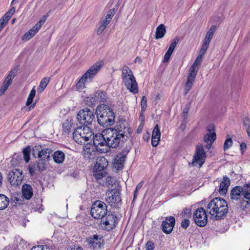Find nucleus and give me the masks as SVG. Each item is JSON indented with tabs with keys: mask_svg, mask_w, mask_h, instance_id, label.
Instances as JSON below:
<instances>
[{
	"mask_svg": "<svg viewBox=\"0 0 250 250\" xmlns=\"http://www.w3.org/2000/svg\"><path fill=\"white\" fill-rule=\"evenodd\" d=\"M90 140L93 141V145L98 151L101 153H105L107 151L105 131H103L102 133L93 135Z\"/></svg>",
	"mask_w": 250,
	"mask_h": 250,
	"instance_id": "nucleus-10",
	"label": "nucleus"
},
{
	"mask_svg": "<svg viewBox=\"0 0 250 250\" xmlns=\"http://www.w3.org/2000/svg\"><path fill=\"white\" fill-rule=\"evenodd\" d=\"M123 82L126 88L133 94L138 92L137 83L131 69L125 65L122 69Z\"/></svg>",
	"mask_w": 250,
	"mask_h": 250,
	"instance_id": "nucleus-3",
	"label": "nucleus"
},
{
	"mask_svg": "<svg viewBox=\"0 0 250 250\" xmlns=\"http://www.w3.org/2000/svg\"><path fill=\"white\" fill-rule=\"evenodd\" d=\"M243 125L247 133H250V119L245 117L243 120Z\"/></svg>",
	"mask_w": 250,
	"mask_h": 250,
	"instance_id": "nucleus-47",
	"label": "nucleus"
},
{
	"mask_svg": "<svg viewBox=\"0 0 250 250\" xmlns=\"http://www.w3.org/2000/svg\"><path fill=\"white\" fill-rule=\"evenodd\" d=\"M175 224V219L173 216L167 217L161 224V229L166 234H169L173 230Z\"/></svg>",
	"mask_w": 250,
	"mask_h": 250,
	"instance_id": "nucleus-20",
	"label": "nucleus"
},
{
	"mask_svg": "<svg viewBox=\"0 0 250 250\" xmlns=\"http://www.w3.org/2000/svg\"><path fill=\"white\" fill-rule=\"evenodd\" d=\"M96 99L97 98L95 93H94L93 95H90L89 97L85 98V102L86 104L91 107L95 106L96 104L99 103Z\"/></svg>",
	"mask_w": 250,
	"mask_h": 250,
	"instance_id": "nucleus-34",
	"label": "nucleus"
},
{
	"mask_svg": "<svg viewBox=\"0 0 250 250\" xmlns=\"http://www.w3.org/2000/svg\"><path fill=\"white\" fill-rule=\"evenodd\" d=\"M8 178L10 184L15 187L21 184L23 175L20 169H16L14 171L9 172Z\"/></svg>",
	"mask_w": 250,
	"mask_h": 250,
	"instance_id": "nucleus-17",
	"label": "nucleus"
},
{
	"mask_svg": "<svg viewBox=\"0 0 250 250\" xmlns=\"http://www.w3.org/2000/svg\"><path fill=\"white\" fill-rule=\"evenodd\" d=\"M213 142H211V143H207V144L206 145V147L209 149L210 148V147H211V146H212V144Z\"/></svg>",
	"mask_w": 250,
	"mask_h": 250,
	"instance_id": "nucleus-64",
	"label": "nucleus"
},
{
	"mask_svg": "<svg viewBox=\"0 0 250 250\" xmlns=\"http://www.w3.org/2000/svg\"><path fill=\"white\" fill-rule=\"evenodd\" d=\"M230 184V179L227 176H224L223 180L220 184L219 192L221 195H226Z\"/></svg>",
	"mask_w": 250,
	"mask_h": 250,
	"instance_id": "nucleus-24",
	"label": "nucleus"
},
{
	"mask_svg": "<svg viewBox=\"0 0 250 250\" xmlns=\"http://www.w3.org/2000/svg\"><path fill=\"white\" fill-rule=\"evenodd\" d=\"M101 223L107 227V229H112L115 227L117 223V217L110 211H107V213L101 219Z\"/></svg>",
	"mask_w": 250,
	"mask_h": 250,
	"instance_id": "nucleus-18",
	"label": "nucleus"
},
{
	"mask_svg": "<svg viewBox=\"0 0 250 250\" xmlns=\"http://www.w3.org/2000/svg\"><path fill=\"white\" fill-rule=\"evenodd\" d=\"M98 103L105 102L107 99L106 93L103 91H97L95 92Z\"/></svg>",
	"mask_w": 250,
	"mask_h": 250,
	"instance_id": "nucleus-38",
	"label": "nucleus"
},
{
	"mask_svg": "<svg viewBox=\"0 0 250 250\" xmlns=\"http://www.w3.org/2000/svg\"><path fill=\"white\" fill-rule=\"evenodd\" d=\"M146 249L147 250H153L154 249V243L151 241H148L146 244Z\"/></svg>",
	"mask_w": 250,
	"mask_h": 250,
	"instance_id": "nucleus-55",
	"label": "nucleus"
},
{
	"mask_svg": "<svg viewBox=\"0 0 250 250\" xmlns=\"http://www.w3.org/2000/svg\"><path fill=\"white\" fill-rule=\"evenodd\" d=\"M36 94V90L35 89L34 87L31 90L29 95H28V98L27 99L26 102V105L27 106H28L30 105L32 102L33 98L35 97Z\"/></svg>",
	"mask_w": 250,
	"mask_h": 250,
	"instance_id": "nucleus-44",
	"label": "nucleus"
},
{
	"mask_svg": "<svg viewBox=\"0 0 250 250\" xmlns=\"http://www.w3.org/2000/svg\"><path fill=\"white\" fill-rule=\"evenodd\" d=\"M109 23V22H107V21L104 19L102 20L99 23V27L97 31V34L98 35H101Z\"/></svg>",
	"mask_w": 250,
	"mask_h": 250,
	"instance_id": "nucleus-40",
	"label": "nucleus"
},
{
	"mask_svg": "<svg viewBox=\"0 0 250 250\" xmlns=\"http://www.w3.org/2000/svg\"><path fill=\"white\" fill-rule=\"evenodd\" d=\"M118 189L114 188L106 193V201L111 206H116L121 203V197Z\"/></svg>",
	"mask_w": 250,
	"mask_h": 250,
	"instance_id": "nucleus-16",
	"label": "nucleus"
},
{
	"mask_svg": "<svg viewBox=\"0 0 250 250\" xmlns=\"http://www.w3.org/2000/svg\"><path fill=\"white\" fill-rule=\"evenodd\" d=\"M103 65L102 62H97L93 65L81 77L76 84L77 90L82 89L85 87V83L88 80L91 81Z\"/></svg>",
	"mask_w": 250,
	"mask_h": 250,
	"instance_id": "nucleus-5",
	"label": "nucleus"
},
{
	"mask_svg": "<svg viewBox=\"0 0 250 250\" xmlns=\"http://www.w3.org/2000/svg\"><path fill=\"white\" fill-rule=\"evenodd\" d=\"M47 164L45 161L38 160L36 162L32 163L28 166L29 173L33 176L37 171L42 172L46 169Z\"/></svg>",
	"mask_w": 250,
	"mask_h": 250,
	"instance_id": "nucleus-19",
	"label": "nucleus"
},
{
	"mask_svg": "<svg viewBox=\"0 0 250 250\" xmlns=\"http://www.w3.org/2000/svg\"><path fill=\"white\" fill-rule=\"evenodd\" d=\"M146 99L145 96H143L141 101V108L142 110L145 111L146 107Z\"/></svg>",
	"mask_w": 250,
	"mask_h": 250,
	"instance_id": "nucleus-54",
	"label": "nucleus"
},
{
	"mask_svg": "<svg viewBox=\"0 0 250 250\" xmlns=\"http://www.w3.org/2000/svg\"><path fill=\"white\" fill-rule=\"evenodd\" d=\"M193 219L197 226L201 227L205 226L208 222L205 209L202 207L197 208L193 213Z\"/></svg>",
	"mask_w": 250,
	"mask_h": 250,
	"instance_id": "nucleus-14",
	"label": "nucleus"
},
{
	"mask_svg": "<svg viewBox=\"0 0 250 250\" xmlns=\"http://www.w3.org/2000/svg\"><path fill=\"white\" fill-rule=\"evenodd\" d=\"M114 15V10L111 9L108 12L104 19L107 21V22H110Z\"/></svg>",
	"mask_w": 250,
	"mask_h": 250,
	"instance_id": "nucleus-50",
	"label": "nucleus"
},
{
	"mask_svg": "<svg viewBox=\"0 0 250 250\" xmlns=\"http://www.w3.org/2000/svg\"><path fill=\"white\" fill-rule=\"evenodd\" d=\"M10 14L13 15V14L15 12V7H12L8 11Z\"/></svg>",
	"mask_w": 250,
	"mask_h": 250,
	"instance_id": "nucleus-63",
	"label": "nucleus"
},
{
	"mask_svg": "<svg viewBox=\"0 0 250 250\" xmlns=\"http://www.w3.org/2000/svg\"><path fill=\"white\" fill-rule=\"evenodd\" d=\"M22 196L26 199H30L33 196L32 187L28 184H24L22 187Z\"/></svg>",
	"mask_w": 250,
	"mask_h": 250,
	"instance_id": "nucleus-28",
	"label": "nucleus"
},
{
	"mask_svg": "<svg viewBox=\"0 0 250 250\" xmlns=\"http://www.w3.org/2000/svg\"><path fill=\"white\" fill-rule=\"evenodd\" d=\"M105 139L107 150L110 147L116 148L120 145L123 146L127 141L126 139H122L119 134L111 130V128L105 131Z\"/></svg>",
	"mask_w": 250,
	"mask_h": 250,
	"instance_id": "nucleus-6",
	"label": "nucleus"
},
{
	"mask_svg": "<svg viewBox=\"0 0 250 250\" xmlns=\"http://www.w3.org/2000/svg\"><path fill=\"white\" fill-rule=\"evenodd\" d=\"M47 16H43L42 17L41 19V20L38 21L34 26H35V28L39 30L41 26L43 25V24L45 21L46 18L47 17Z\"/></svg>",
	"mask_w": 250,
	"mask_h": 250,
	"instance_id": "nucleus-48",
	"label": "nucleus"
},
{
	"mask_svg": "<svg viewBox=\"0 0 250 250\" xmlns=\"http://www.w3.org/2000/svg\"><path fill=\"white\" fill-rule=\"evenodd\" d=\"M143 183H144V182L142 181H141V182H140L139 184H138V185H137L136 187V190H139L143 186Z\"/></svg>",
	"mask_w": 250,
	"mask_h": 250,
	"instance_id": "nucleus-59",
	"label": "nucleus"
},
{
	"mask_svg": "<svg viewBox=\"0 0 250 250\" xmlns=\"http://www.w3.org/2000/svg\"><path fill=\"white\" fill-rule=\"evenodd\" d=\"M96 152L93 149L85 147L83 151V155L85 158L92 159L94 158Z\"/></svg>",
	"mask_w": 250,
	"mask_h": 250,
	"instance_id": "nucleus-39",
	"label": "nucleus"
},
{
	"mask_svg": "<svg viewBox=\"0 0 250 250\" xmlns=\"http://www.w3.org/2000/svg\"><path fill=\"white\" fill-rule=\"evenodd\" d=\"M98 124L104 127H108L114 124L115 114L108 105L101 104L98 105L96 111Z\"/></svg>",
	"mask_w": 250,
	"mask_h": 250,
	"instance_id": "nucleus-2",
	"label": "nucleus"
},
{
	"mask_svg": "<svg viewBox=\"0 0 250 250\" xmlns=\"http://www.w3.org/2000/svg\"><path fill=\"white\" fill-rule=\"evenodd\" d=\"M107 166L108 162L104 157L97 158L93 168V176L96 180H100L105 176Z\"/></svg>",
	"mask_w": 250,
	"mask_h": 250,
	"instance_id": "nucleus-7",
	"label": "nucleus"
},
{
	"mask_svg": "<svg viewBox=\"0 0 250 250\" xmlns=\"http://www.w3.org/2000/svg\"><path fill=\"white\" fill-rule=\"evenodd\" d=\"M243 197L250 200V184H245L242 186Z\"/></svg>",
	"mask_w": 250,
	"mask_h": 250,
	"instance_id": "nucleus-41",
	"label": "nucleus"
},
{
	"mask_svg": "<svg viewBox=\"0 0 250 250\" xmlns=\"http://www.w3.org/2000/svg\"><path fill=\"white\" fill-rule=\"evenodd\" d=\"M12 15H11L8 12H7L4 14V15L3 17L6 19V20H7V21H8L12 17Z\"/></svg>",
	"mask_w": 250,
	"mask_h": 250,
	"instance_id": "nucleus-57",
	"label": "nucleus"
},
{
	"mask_svg": "<svg viewBox=\"0 0 250 250\" xmlns=\"http://www.w3.org/2000/svg\"><path fill=\"white\" fill-rule=\"evenodd\" d=\"M52 155L53 156L54 161L57 164H62L65 159V155L64 153L61 150H57L55 151Z\"/></svg>",
	"mask_w": 250,
	"mask_h": 250,
	"instance_id": "nucleus-31",
	"label": "nucleus"
},
{
	"mask_svg": "<svg viewBox=\"0 0 250 250\" xmlns=\"http://www.w3.org/2000/svg\"><path fill=\"white\" fill-rule=\"evenodd\" d=\"M94 133L88 126H81L76 128L73 132L74 141L79 144H84L91 139Z\"/></svg>",
	"mask_w": 250,
	"mask_h": 250,
	"instance_id": "nucleus-4",
	"label": "nucleus"
},
{
	"mask_svg": "<svg viewBox=\"0 0 250 250\" xmlns=\"http://www.w3.org/2000/svg\"><path fill=\"white\" fill-rule=\"evenodd\" d=\"M161 132L158 125H156L152 133L151 145L153 147L158 146L160 141Z\"/></svg>",
	"mask_w": 250,
	"mask_h": 250,
	"instance_id": "nucleus-26",
	"label": "nucleus"
},
{
	"mask_svg": "<svg viewBox=\"0 0 250 250\" xmlns=\"http://www.w3.org/2000/svg\"><path fill=\"white\" fill-rule=\"evenodd\" d=\"M207 211L213 220L224 219L228 213L229 208L227 201L220 197L212 199L207 206Z\"/></svg>",
	"mask_w": 250,
	"mask_h": 250,
	"instance_id": "nucleus-1",
	"label": "nucleus"
},
{
	"mask_svg": "<svg viewBox=\"0 0 250 250\" xmlns=\"http://www.w3.org/2000/svg\"><path fill=\"white\" fill-rule=\"evenodd\" d=\"M250 205V201L244 199L240 200L239 203L238 204L237 208L240 209L242 211H245L247 208H248V206Z\"/></svg>",
	"mask_w": 250,
	"mask_h": 250,
	"instance_id": "nucleus-42",
	"label": "nucleus"
},
{
	"mask_svg": "<svg viewBox=\"0 0 250 250\" xmlns=\"http://www.w3.org/2000/svg\"><path fill=\"white\" fill-rule=\"evenodd\" d=\"M39 30L35 28L34 26L30 29L28 32L25 33L22 37V41H27L32 38L39 31Z\"/></svg>",
	"mask_w": 250,
	"mask_h": 250,
	"instance_id": "nucleus-33",
	"label": "nucleus"
},
{
	"mask_svg": "<svg viewBox=\"0 0 250 250\" xmlns=\"http://www.w3.org/2000/svg\"><path fill=\"white\" fill-rule=\"evenodd\" d=\"M107 206L105 204L101 201H97L92 205L90 214L95 219H102L107 213Z\"/></svg>",
	"mask_w": 250,
	"mask_h": 250,
	"instance_id": "nucleus-11",
	"label": "nucleus"
},
{
	"mask_svg": "<svg viewBox=\"0 0 250 250\" xmlns=\"http://www.w3.org/2000/svg\"><path fill=\"white\" fill-rule=\"evenodd\" d=\"M111 130L115 131L117 134L122 137V139L128 140L130 135V128L127 122L123 120L118 122Z\"/></svg>",
	"mask_w": 250,
	"mask_h": 250,
	"instance_id": "nucleus-9",
	"label": "nucleus"
},
{
	"mask_svg": "<svg viewBox=\"0 0 250 250\" xmlns=\"http://www.w3.org/2000/svg\"><path fill=\"white\" fill-rule=\"evenodd\" d=\"M77 119L80 124L84 126H89L92 122H95V116L93 112L87 107H85L79 111Z\"/></svg>",
	"mask_w": 250,
	"mask_h": 250,
	"instance_id": "nucleus-8",
	"label": "nucleus"
},
{
	"mask_svg": "<svg viewBox=\"0 0 250 250\" xmlns=\"http://www.w3.org/2000/svg\"><path fill=\"white\" fill-rule=\"evenodd\" d=\"M190 224V221L189 220L185 218L184 220H183L181 222V227L185 229H186L188 228Z\"/></svg>",
	"mask_w": 250,
	"mask_h": 250,
	"instance_id": "nucleus-53",
	"label": "nucleus"
},
{
	"mask_svg": "<svg viewBox=\"0 0 250 250\" xmlns=\"http://www.w3.org/2000/svg\"><path fill=\"white\" fill-rule=\"evenodd\" d=\"M209 45V42L203 41V44L199 52V54L201 55V56H203L206 53Z\"/></svg>",
	"mask_w": 250,
	"mask_h": 250,
	"instance_id": "nucleus-46",
	"label": "nucleus"
},
{
	"mask_svg": "<svg viewBox=\"0 0 250 250\" xmlns=\"http://www.w3.org/2000/svg\"><path fill=\"white\" fill-rule=\"evenodd\" d=\"M179 42V39L178 37H176L172 40L171 43L170 44L167 51L164 56V58L163 60L164 62H168L171 54H172L175 47L176 46Z\"/></svg>",
	"mask_w": 250,
	"mask_h": 250,
	"instance_id": "nucleus-25",
	"label": "nucleus"
},
{
	"mask_svg": "<svg viewBox=\"0 0 250 250\" xmlns=\"http://www.w3.org/2000/svg\"><path fill=\"white\" fill-rule=\"evenodd\" d=\"M103 241L101 238L96 234L94 235L92 237H88L86 242L89 245L90 248H92L94 249H99L101 248V245Z\"/></svg>",
	"mask_w": 250,
	"mask_h": 250,
	"instance_id": "nucleus-21",
	"label": "nucleus"
},
{
	"mask_svg": "<svg viewBox=\"0 0 250 250\" xmlns=\"http://www.w3.org/2000/svg\"><path fill=\"white\" fill-rule=\"evenodd\" d=\"M31 148L29 146H27L22 150L23 154V159L26 163H28L30 159Z\"/></svg>",
	"mask_w": 250,
	"mask_h": 250,
	"instance_id": "nucleus-43",
	"label": "nucleus"
},
{
	"mask_svg": "<svg viewBox=\"0 0 250 250\" xmlns=\"http://www.w3.org/2000/svg\"><path fill=\"white\" fill-rule=\"evenodd\" d=\"M207 154L203 146L201 145H198L196 147V152L193 156L192 164L194 166L200 167L205 162Z\"/></svg>",
	"mask_w": 250,
	"mask_h": 250,
	"instance_id": "nucleus-13",
	"label": "nucleus"
},
{
	"mask_svg": "<svg viewBox=\"0 0 250 250\" xmlns=\"http://www.w3.org/2000/svg\"><path fill=\"white\" fill-rule=\"evenodd\" d=\"M182 213L183 216L185 217H190L191 216V211L190 208H185Z\"/></svg>",
	"mask_w": 250,
	"mask_h": 250,
	"instance_id": "nucleus-52",
	"label": "nucleus"
},
{
	"mask_svg": "<svg viewBox=\"0 0 250 250\" xmlns=\"http://www.w3.org/2000/svg\"><path fill=\"white\" fill-rule=\"evenodd\" d=\"M232 140L231 138H227L224 144V150L226 151V150L232 146Z\"/></svg>",
	"mask_w": 250,
	"mask_h": 250,
	"instance_id": "nucleus-49",
	"label": "nucleus"
},
{
	"mask_svg": "<svg viewBox=\"0 0 250 250\" xmlns=\"http://www.w3.org/2000/svg\"><path fill=\"white\" fill-rule=\"evenodd\" d=\"M131 147L126 146L119 152L114 159L113 168L116 171L121 170L124 167L125 158L130 151Z\"/></svg>",
	"mask_w": 250,
	"mask_h": 250,
	"instance_id": "nucleus-12",
	"label": "nucleus"
},
{
	"mask_svg": "<svg viewBox=\"0 0 250 250\" xmlns=\"http://www.w3.org/2000/svg\"><path fill=\"white\" fill-rule=\"evenodd\" d=\"M11 200L13 201H14L15 203L19 202L20 200L17 197H16V196L12 197L11 198Z\"/></svg>",
	"mask_w": 250,
	"mask_h": 250,
	"instance_id": "nucleus-62",
	"label": "nucleus"
},
{
	"mask_svg": "<svg viewBox=\"0 0 250 250\" xmlns=\"http://www.w3.org/2000/svg\"><path fill=\"white\" fill-rule=\"evenodd\" d=\"M32 151V155L33 156H35V154L37 153L39 160L45 161V163H47L50 160V155L52 152V150L50 148L42 149L41 146H35L33 148Z\"/></svg>",
	"mask_w": 250,
	"mask_h": 250,
	"instance_id": "nucleus-15",
	"label": "nucleus"
},
{
	"mask_svg": "<svg viewBox=\"0 0 250 250\" xmlns=\"http://www.w3.org/2000/svg\"><path fill=\"white\" fill-rule=\"evenodd\" d=\"M240 149L242 151V153H243L247 148V145L245 143H242L240 144Z\"/></svg>",
	"mask_w": 250,
	"mask_h": 250,
	"instance_id": "nucleus-56",
	"label": "nucleus"
},
{
	"mask_svg": "<svg viewBox=\"0 0 250 250\" xmlns=\"http://www.w3.org/2000/svg\"><path fill=\"white\" fill-rule=\"evenodd\" d=\"M42 250V248H41V246H40V245H37V246H34L31 249V250Z\"/></svg>",
	"mask_w": 250,
	"mask_h": 250,
	"instance_id": "nucleus-58",
	"label": "nucleus"
},
{
	"mask_svg": "<svg viewBox=\"0 0 250 250\" xmlns=\"http://www.w3.org/2000/svg\"><path fill=\"white\" fill-rule=\"evenodd\" d=\"M40 246H41V248H42V250H51V249L46 245H40Z\"/></svg>",
	"mask_w": 250,
	"mask_h": 250,
	"instance_id": "nucleus-61",
	"label": "nucleus"
},
{
	"mask_svg": "<svg viewBox=\"0 0 250 250\" xmlns=\"http://www.w3.org/2000/svg\"><path fill=\"white\" fill-rule=\"evenodd\" d=\"M18 69L16 68L12 69L7 77L4 80V82H6L7 83L11 84L12 83V80L15 77L17 74Z\"/></svg>",
	"mask_w": 250,
	"mask_h": 250,
	"instance_id": "nucleus-37",
	"label": "nucleus"
},
{
	"mask_svg": "<svg viewBox=\"0 0 250 250\" xmlns=\"http://www.w3.org/2000/svg\"><path fill=\"white\" fill-rule=\"evenodd\" d=\"M49 81L50 78L49 77L43 78L40 83L39 88L41 89L42 91L47 86Z\"/></svg>",
	"mask_w": 250,
	"mask_h": 250,
	"instance_id": "nucleus-45",
	"label": "nucleus"
},
{
	"mask_svg": "<svg viewBox=\"0 0 250 250\" xmlns=\"http://www.w3.org/2000/svg\"><path fill=\"white\" fill-rule=\"evenodd\" d=\"M8 21H7V20H6V19L3 18V17H2L0 19V22L3 23L5 25V24L8 22Z\"/></svg>",
	"mask_w": 250,
	"mask_h": 250,
	"instance_id": "nucleus-60",
	"label": "nucleus"
},
{
	"mask_svg": "<svg viewBox=\"0 0 250 250\" xmlns=\"http://www.w3.org/2000/svg\"><path fill=\"white\" fill-rule=\"evenodd\" d=\"M10 85V84L7 83L6 82H3V84L0 89V96L4 94Z\"/></svg>",
	"mask_w": 250,
	"mask_h": 250,
	"instance_id": "nucleus-51",
	"label": "nucleus"
},
{
	"mask_svg": "<svg viewBox=\"0 0 250 250\" xmlns=\"http://www.w3.org/2000/svg\"><path fill=\"white\" fill-rule=\"evenodd\" d=\"M243 196L242 186H236L230 190V197L232 201H238Z\"/></svg>",
	"mask_w": 250,
	"mask_h": 250,
	"instance_id": "nucleus-22",
	"label": "nucleus"
},
{
	"mask_svg": "<svg viewBox=\"0 0 250 250\" xmlns=\"http://www.w3.org/2000/svg\"><path fill=\"white\" fill-rule=\"evenodd\" d=\"M216 30V26L215 25H211L210 28L208 31L207 33H206L204 41L207 42H208L210 43Z\"/></svg>",
	"mask_w": 250,
	"mask_h": 250,
	"instance_id": "nucleus-35",
	"label": "nucleus"
},
{
	"mask_svg": "<svg viewBox=\"0 0 250 250\" xmlns=\"http://www.w3.org/2000/svg\"><path fill=\"white\" fill-rule=\"evenodd\" d=\"M73 123L71 120H66L62 125V134L68 135L71 132Z\"/></svg>",
	"mask_w": 250,
	"mask_h": 250,
	"instance_id": "nucleus-29",
	"label": "nucleus"
},
{
	"mask_svg": "<svg viewBox=\"0 0 250 250\" xmlns=\"http://www.w3.org/2000/svg\"><path fill=\"white\" fill-rule=\"evenodd\" d=\"M196 76V75H195V72H192V73H188V75L187 81L185 84V95L187 94L191 89L193 83L195 81Z\"/></svg>",
	"mask_w": 250,
	"mask_h": 250,
	"instance_id": "nucleus-27",
	"label": "nucleus"
},
{
	"mask_svg": "<svg viewBox=\"0 0 250 250\" xmlns=\"http://www.w3.org/2000/svg\"><path fill=\"white\" fill-rule=\"evenodd\" d=\"M9 204V198L5 195L0 194V210L6 208Z\"/></svg>",
	"mask_w": 250,
	"mask_h": 250,
	"instance_id": "nucleus-36",
	"label": "nucleus"
},
{
	"mask_svg": "<svg viewBox=\"0 0 250 250\" xmlns=\"http://www.w3.org/2000/svg\"><path fill=\"white\" fill-rule=\"evenodd\" d=\"M166 33L165 26L163 24H160L156 28L155 32V39L162 38Z\"/></svg>",
	"mask_w": 250,
	"mask_h": 250,
	"instance_id": "nucleus-32",
	"label": "nucleus"
},
{
	"mask_svg": "<svg viewBox=\"0 0 250 250\" xmlns=\"http://www.w3.org/2000/svg\"><path fill=\"white\" fill-rule=\"evenodd\" d=\"M202 60V56L199 54L194 62L193 64L190 67L188 73H192V72H195V75H197L199 70V66L201 64Z\"/></svg>",
	"mask_w": 250,
	"mask_h": 250,
	"instance_id": "nucleus-30",
	"label": "nucleus"
},
{
	"mask_svg": "<svg viewBox=\"0 0 250 250\" xmlns=\"http://www.w3.org/2000/svg\"><path fill=\"white\" fill-rule=\"evenodd\" d=\"M207 130L209 132L204 136V141L207 143L213 142L216 139L214 126L213 125H209L207 128Z\"/></svg>",
	"mask_w": 250,
	"mask_h": 250,
	"instance_id": "nucleus-23",
	"label": "nucleus"
}]
</instances>
